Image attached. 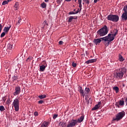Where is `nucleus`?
<instances>
[{"instance_id": "obj_1", "label": "nucleus", "mask_w": 127, "mask_h": 127, "mask_svg": "<svg viewBox=\"0 0 127 127\" xmlns=\"http://www.w3.org/2000/svg\"><path fill=\"white\" fill-rule=\"evenodd\" d=\"M108 31L109 29L106 25L103 26V27L100 28L97 31V33L98 36H101V38L100 39H94L93 40V42L94 43V45L99 44L102 40L105 42V46H109L110 42L115 40V36L117 35V30H115L114 33H109L108 36H106V35H107Z\"/></svg>"}, {"instance_id": "obj_2", "label": "nucleus", "mask_w": 127, "mask_h": 127, "mask_svg": "<svg viewBox=\"0 0 127 127\" xmlns=\"http://www.w3.org/2000/svg\"><path fill=\"white\" fill-rule=\"evenodd\" d=\"M127 68L126 67H120L119 68H117L115 69V71L114 73V76L116 78H118V79H121L123 78L124 75L125 73H127Z\"/></svg>"}, {"instance_id": "obj_3", "label": "nucleus", "mask_w": 127, "mask_h": 127, "mask_svg": "<svg viewBox=\"0 0 127 127\" xmlns=\"http://www.w3.org/2000/svg\"><path fill=\"white\" fill-rule=\"evenodd\" d=\"M84 119V116H81L79 117V119L78 120H71L70 122H68V124L67 125V127H74L78 122H82L83 121Z\"/></svg>"}, {"instance_id": "obj_4", "label": "nucleus", "mask_w": 127, "mask_h": 127, "mask_svg": "<svg viewBox=\"0 0 127 127\" xmlns=\"http://www.w3.org/2000/svg\"><path fill=\"white\" fill-rule=\"evenodd\" d=\"M108 21H112L113 22H118L119 20V16L118 15H108L107 17Z\"/></svg>"}, {"instance_id": "obj_5", "label": "nucleus", "mask_w": 127, "mask_h": 127, "mask_svg": "<svg viewBox=\"0 0 127 127\" xmlns=\"http://www.w3.org/2000/svg\"><path fill=\"white\" fill-rule=\"evenodd\" d=\"M126 115V112L125 111H122L121 112H119L117 115H116V117H113V121H119L120 120H122L124 116Z\"/></svg>"}, {"instance_id": "obj_6", "label": "nucleus", "mask_w": 127, "mask_h": 127, "mask_svg": "<svg viewBox=\"0 0 127 127\" xmlns=\"http://www.w3.org/2000/svg\"><path fill=\"white\" fill-rule=\"evenodd\" d=\"M12 105L15 112H18L19 111V100L17 98H15L13 102Z\"/></svg>"}, {"instance_id": "obj_7", "label": "nucleus", "mask_w": 127, "mask_h": 127, "mask_svg": "<svg viewBox=\"0 0 127 127\" xmlns=\"http://www.w3.org/2000/svg\"><path fill=\"white\" fill-rule=\"evenodd\" d=\"M123 11H124V12L122 13V15L121 16V18L122 19V21H127V4H126L125 6H124L123 8Z\"/></svg>"}, {"instance_id": "obj_8", "label": "nucleus", "mask_w": 127, "mask_h": 127, "mask_svg": "<svg viewBox=\"0 0 127 127\" xmlns=\"http://www.w3.org/2000/svg\"><path fill=\"white\" fill-rule=\"evenodd\" d=\"M21 89L19 86H16L15 87V92L13 93V96H17L20 94Z\"/></svg>"}, {"instance_id": "obj_9", "label": "nucleus", "mask_w": 127, "mask_h": 127, "mask_svg": "<svg viewBox=\"0 0 127 127\" xmlns=\"http://www.w3.org/2000/svg\"><path fill=\"white\" fill-rule=\"evenodd\" d=\"M42 64L41 66H40V71H45V69L47 66V62L46 61H43Z\"/></svg>"}, {"instance_id": "obj_10", "label": "nucleus", "mask_w": 127, "mask_h": 127, "mask_svg": "<svg viewBox=\"0 0 127 127\" xmlns=\"http://www.w3.org/2000/svg\"><path fill=\"white\" fill-rule=\"evenodd\" d=\"M79 92L80 93L81 95H82L83 97H84V96H85V91L83 90V88L81 86H79Z\"/></svg>"}, {"instance_id": "obj_11", "label": "nucleus", "mask_w": 127, "mask_h": 127, "mask_svg": "<svg viewBox=\"0 0 127 127\" xmlns=\"http://www.w3.org/2000/svg\"><path fill=\"white\" fill-rule=\"evenodd\" d=\"M50 122L49 121H44L42 125H41L40 127H48L49 125H50Z\"/></svg>"}, {"instance_id": "obj_12", "label": "nucleus", "mask_w": 127, "mask_h": 127, "mask_svg": "<svg viewBox=\"0 0 127 127\" xmlns=\"http://www.w3.org/2000/svg\"><path fill=\"white\" fill-rule=\"evenodd\" d=\"M77 16H69L68 17V22H72L73 19H77Z\"/></svg>"}, {"instance_id": "obj_13", "label": "nucleus", "mask_w": 127, "mask_h": 127, "mask_svg": "<svg viewBox=\"0 0 127 127\" xmlns=\"http://www.w3.org/2000/svg\"><path fill=\"white\" fill-rule=\"evenodd\" d=\"M101 104V101H99V102H98L97 105H95V106L92 108V110H97L98 108H99V107H100Z\"/></svg>"}, {"instance_id": "obj_14", "label": "nucleus", "mask_w": 127, "mask_h": 127, "mask_svg": "<svg viewBox=\"0 0 127 127\" xmlns=\"http://www.w3.org/2000/svg\"><path fill=\"white\" fill-rule=\"evenodd\" d=\"M97 59H92L91 60H88L86 62V64H89L90 63L96 62Z\"/></svg>"}, {"instance_id": "obj_15", "label": "nucleus", "mask_w": 127, "mask_h": 127, "mask_svg": "<svg viewBox=\"0 0 127 127\" xmlns=\"http://www.w3.org/2000/svg\"><path fill=\"white\" fill-rule=\"evenodd\" d=\"M90 91V90L89 87H85V90H84L85 96H86V95H87V94L89 93Z\"/></svg>"}, {"instance_id": "obj_16", "label": "nucleus", "mask_w": 127, "mask_h": 127, "mask_svg": "<svg viewBox=\"0 0 127 127\" xmlns=\"http://www.w3.org/2000/svg\"><path fill=\"white\" fill-rule=\"evenodd\" d=\"M60 126H62V127H66V122H64V121H61L60 122Z\"/></svg>"}, {"instance_id": "obj_17", "label": "nucleus", "mask_w": 127, "mask_h": 127, "mask_svg": "<svg viewBox=\"0 0 127 127\" xmlns=\"http://www.w3.org/2000/svg\"><path fill=\"white\" fill-rule=\"evenodd\" d=\"M10 27H11V25H9V27H5L3 29V31L5 32H7L9 31Z\"/></svg>"}, {"instance_id": "obj_18", "label": "nucleus", "mask_w": 127, "mask_h": 127, "mask_svg": "<svg viewBox=\"0 0 127 127\" xmlns=\"http://www.w3.org/2000/svg\"><path fill=\"white\" fill-rule=\"evenodd\" d=\"M113 89L116 91V93H118L119 91V88L118 86H116L115 87H113Z\"/></svg>"}, {"instance_id": "obj_19", "label": "nucleus", "mask_w": 127, "mask_h": 127, "mask_svg": "<svg viewBox=\"0 0 127 127\" xmlns=\"http://www.w3.org/2000/svg\"><path fill=\"white\" fill-rule=\"evenodd\" d=\"M78 2L79 3V7L80 8V10L81 11V7H82V0H78Z\"/></svg>"}, {"instance_id": "obj_20", "label": "nucleus", "mask_w": 127, "mask_h": 127, "mask_svg": "<svg viewBox=\"0 0 127 127\" xmlns=\"http://www.w3.org/2000/svg\"><path fill=\"white\" fill-rule=\"evenodd\" d=\"M18 19L19 20H18L17 22L16 23V25L19 26L20 25V22H21L22 19H21V18L20 17H18Z\"/></svg>"}, {"instance_id": "obj_21", "label": "nucleus", "mask_w": 127, "mask_h": 127, "mask_svg": "<svg viewBox=\"0 0 127 127\" xmlns=\"http://www.w3.org/2000/svg\"><path fill=\"white\" fill-rule=\"evenodd\" d=\"M119 61L123 62L124 61V57L122 56V55H119Z\"/></svg>"}, {"instance_id": "obj_22", "label": "nucleus", "mask_w": 127, "mask_h": 127, "mask_svg": "<svg viewBox=\"0 0 127 127\" xmlns=\"http://www.w3.org/2000/svg\"><path fill=\"white\" fill-rule=\"evenodd\" d=\"M119 104L120 106H124L125 105V101L124 100H120V101L119 102Z\"/></svg>"}, {"instance_id": "obj_23", "label": "nucleus", "mask_w": 127, "mask_h": 127, "mask_svg": "<svg viewBox=\"0 0 127 127\" xmlns=\"http://www.w3.org/2000/svg\"><path fill=\"white\" fill-rule=\"evenodd\" d=\"M0 112H3V111H5V108L3 106H0Z\"/></svg>"}, {"instance_id": "obj_24", "label": "nucleus", "mask_w": 127, "mask_h": 127, "mask_svg": "<svg viewBox=\"0 0 127 127\" xmlns=\"http://www.w3.org/2000/svg\"><path fill=\"white\" fill-rule=\"evenodd\" d=\"M41 6L43 7V8H45L47 7V3H46L45 1L43 2V3H41Z\"/></svg>"}, {"instance_id": "obj_25", "label": "nucleus", "mask_w": 127, "mask_h": 127, "mask_svg": "<svg viewBox=\"0 0 127 127\" xmlns=\"http://www.w3.org/2000/svg\"><path fill=\"white\" fill-rule=\"evenodd\" d=\"M46 97H47L46 95H40V96H39V98H41L42 100V98H45Z\"/></svg>"}, {"instance_id": "obj_26", "label": "nucleus", "mask_w": 127, "mask_h": 127, "mask_svg": "<svg viewBox=\"0 0 127 127\" xmlns=\"http://www.w3.org/2000/svg\"><path fill=\"white\" fill-rule=\"evenodd\" d=\"M7 49H9V50H11V49H12V45L8 44L7 45Z\"/></svg>"}, {"instance_id": "obj_27", "label": "nucleus", "mask_w": 127, "mask_h": 127, "mask_svg": "<svg viewBox=\"0 0 127 127\" xmlns=\"http://www.w3.org/2000/svg\"><path fill=\"white\" fill-rule=\"evenodd\" d=\"M13 81H16L17 80V76L13 75L12 77Z\"/></svg>"}, {"instance_id": "obj_28", "label": "nucleus", "mask_w": 127, "mask_h": 127, "mask_svg": "<svg viewBox=\"0 0 127 127\" xmlns=\"http://www.w3.org/2000/svg\"><path fill=\"white\" fill-rule=\"evenodd\" d=\"M8 3V1L7 0H4L2 2V5H5V4H7Z\"/></svg>"}, {"instance_id": "obj_29", "label": "nucleus", "mask_w": 127, "mask_h": 127, "mask_svg": "<svg viewBox=\"0 0 127 127\" xmlns=\"http://www.w3.org/2000/svg\"><path fill=\"white\" fill-rule=\"evenodd\" d=\"M31 60H32V57H29L27 59L26 61H27L28 62H29L31 61Z\"/></svg>"}, {"instance_id": "obj_30", "label": "nucleus", "mask_w": 127, "mask_h": 127, "mask_svg": "<svg viewBox=\"0 0 127 127\" xmlns=\"http://www.w3.org/2000/svg\"><path fill=\"white\" fill-rule=\"evenodd\" d=\"M4 35H5V32H3L1 34L0 37L2 38V37H3Z\"/></svg>"}, {"instance_id": "obj_31", "label": "nucleus", "mask_w": 127, "mask_h": 127, "mask_svg": "<svg viewBox=\"0 0 127 127\" xmlns=\"http://www.w3.org/2000/svg\"><path fill=\"white\" fill-rule=\"evenodd\" d=\"M6 104L7 105H9L10 104V99H8L6 101Z\"/></svg>"}, {"instance_id": "obj_32", "label": "nucleus", "mask_w": 127, "mask_h": 127, "mask_svg": "<svg viewBox=\"0 0 127 127\" xmlns=\"http://www.w3.org/2000/svg\"><path fill=\"white\" fill-rule=\"evenodd\" d=\"M63 0H57V3L59 4H60L61 3V2H62Z\"/></svg>"}, {"instance_id": "obj_33", "label": "nucleus", "mask_w": 127, "mask_h": 127, "mask_svg": "<svg viewBox=\"0 0 127 127\" xmlns=\"http://www.w3.org/2000/svg\"><path fill=\"white\" fill-rule=\"evenodd\" d=\"M69 14H75V12L73 11H70V12H69Z\"/></svg>"}, {"instance_id": "obj_34", "label": "nucleus", "mask_w": 127, "mask_h": 127, "mask_svg": "<svg viewBox=\"0 0 127 127\" xmlns=\"http://www.w3.org/2000/svg\"><path fill=\"white\" fill-rule=\"evenodd\" d=\"M72 65L73 67H76L77 66V64L75 63V62H72Z\"/></svg>"}, {"instance_id": "obj_35", "label": "nucleus", "mask_w": 127, "mask_h": 127, "mask_svg": "<svg viewBox=\"0 0 127 127\" xmlns=\"http://www.w3.org/2000/svg\"><path fill=\"white\" fill-rule=\"evenodd\" d=\"M83 1H84L86 2V3H87V4L90 3V0H83Z\"/></svg>"}, {"instance_id": "obj_36", "label": "nucleus", "mask_w": 127, "mask_h": 127, "mask_svg": "<svg viewBox=\"0 0 127 127\" xmlns=\"http://www.w3.org/2000/svg\"><path fill=\"white\" fill-rule=\"evenodd\" d=\"M58 115H57L56 114H55V115H54L53 119H57V118L58 117Z\"/></svg>"}, {"instance_id": "obj_37", "label": "nucleus", "mask_w": 127, "mask_h": 127, "mask_svg": "<svg viewBox=\"0 0 127 127\" xmlns=\"http://www.w3.org/2000/svg\"><path fill=\"white\" fill-rule=\"evenodd\" d=\"M34 116H38V112H37V111H36L35 112H34Z\"/></svg>"}, {"instance_id": "obj_38", "label": "nucleus", "mask_w": 127, "mask_h": 127, "mask_svg": "<svg viewBox=\"0 0 127 127\" xmlns=\"http://www.w3.org/2000/svg\"><path fill=\"white\" fill-rule=\"evenodd\" d=\"M79 12H80V9H79V8H78L77 10V11H75V14L76 13H78Z\"/></svg>"}, {"instance_id": "obj_39", "label": "nucleus", "mask_w": 127, "mask_h": 127, "mask_svg": "<svg viewBox=\"0 0 127 127\" xmlns=\"http://www.w3.org/2000/svg\"><path fill=\"white\" fill-rule=\"evenodd\" d=\"M63 41H59V45H63Z\"/></svg>"}, {"instance_id": "obj_40", "label": "nucleus", "mask_w": 127, "mask_h": 127, "mask_svg": "<svg viewBox=\"0 0 127 127\" xmlns=\"http://www.w3.org/2000/svg\"><path fill=\"white\" fill-rule=\"evenodd\" d=\"M43 100H42L41 98L40 101H38V103H40V104L43 103Z\"/></svg>"}, {"instance_id": "obj_41", "label": "nucleus", "mask_w": 127, "mask_h": 127, "mask_svg": "<svg viewBox=\"0 0 127 127\" xmlns=\"http://www.w3.org/2000/svg\"><path fill=\"white\" fill-rule=\"evenodd\" d=\"M98 1H100V0H94V3H96V2H98Z\"/></svg>"}, {"instance_id": "obj_42", "label": "nucleus", "mask_w": 127, "mask_h": 127, "mask_svg": "<svg viewBox=\"0 0 127 127\" xmlns=\"http://www.w3.org/2000/svg\"><path fill=\"white\" fill-rule=\"evenodd\" d=\"M2 101L3 102H5V99H4V97H2Z\"/></svg>"}, {"instance_id": "obj_43", "label": "nucleus", "mask_w": 127, "mask_h": 127, "mask_svg": "<svg viewBox=\"0 0 127 127\" xmlns=\"http://www.w3.org/2000/svg\"><path fill=\"white\" fill-rule=\"evenodd\" d=\"M44 24H48V23H47V22H46V21H44Z\"/></svg>"}, {"instance_id": "obj_44", "label": "nucleus", "mask_w": 127, "mask_h": 127, "mask_svg": "<svg viewBox=\"0 0 127 127\" xmlns=\"http://www.w3.org/2000/svg\"><path fill=\"white\" fill-rule=\"evenodd\" d=\"M65 1H66L67 2H70V1H71V0H65Z\"/></svg>"}, {"instance_id": "obj_45", "label": "nucleus", "mask_w": 127, "mask_h": 127, "mask_svg": "<svg viewBox=\"0 0 127 127\" xmlns=\"http://www.w3.org/2000/svg\"><path fill=\"white\" fill-rule=\"evenodd\" d=\"M8 2H9V1H11V0H6Z\"/></svg>"}, {"instance_id": "obj_46", "label": "nucleus", "mask_w": 127, "mask_h": 127, "mask_svg": "<svg viewBox=\"0 0 127 127\" xmlns=\"http://www.w3.org/2000/svg\"><path fill=\"white\" fill-rule=\"evenodd\" d=\"M126 103H127V97L126 99Z\"/></svg>"}, {"instance_id": "obj_47", "label": "nucleus", "mask_w": 127, "mask_h": 127, "mask_svg": "<svg viewBox=\"0 0 127 127\" xmlns=\"http://www.w3.org/2000/svg\"><path fill=\"white\" fill-rule=\"evenodd\" d=\"M49 1V0H45V2H48Z\"/></svg>"}, {"instance_id": "obj_48", "label": "nucleus", "mask_w": 127, "mask_h": 127, "mask_svg": "<svg viewBox=\"0 0 127 127\" xmlns=\"http://www.w3.org/2000/svg\"><path fill=\"white\" fill-rule=\"evenodd\" d=\"M14 7H16V8H17V7H16L15 5H14Z\"/></svg>"}, {"instance_id": "obj_49", "label": "nucleus", "mask_w": 127, "mask_h": 127, "mask_svg": "<svg viewBox=\"0 0 127 127\" xmlns=\"http://www.w3.org/2000/svg\"><path fill=\"white\" fill-rule=\"evenodd\" d=\"M77 0H74L75 2H76Z\"/></svg>"}, {"instance_id": "obj_50", "label": "nucleus", "mask_w": 127, "mask_h": 127, "mask_svg": "<svg viewBox=\"0 0 127 127\" xmlns=\"http://www.w3.org/2000/svg\"><path fill=\"white\" fill-rule=\"evenodd\" d=\"M73 11H75V9H74V10H73Z\"/></svg>"}]
</instances>
